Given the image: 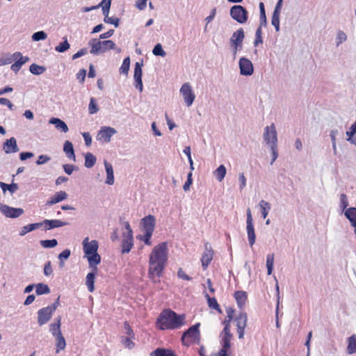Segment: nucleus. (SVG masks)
<instances>
[{
	"mask_svg": "<svg viewBox=\"0 0 356 356\" xmlns=\"http://www.w3.org/2000/svg\"><path fill=\"white\" fill-rule=\"evenodd\" d=\"M168 260L167 243L163 242L152 250L149 259V277L154 282H159Z\"/></svg>",
	"mask_w": 356,
	"mask_h": 356,
	"instance_id": "f257e3e1",
	"label": "nucleus"
},
{
	"mask_svg": "<svg viewBox=\"0 0 356 356\" xmlns=\"http://www.w3.org/2000/svg\"><path fill=\"white\" fill-rule=\"evenodd\" d=\"M185 315H178L170 309H165L157 319L161 330L177 329L184 324Z\"/></svg>",
	"mask_w": 356,
	"mask_h": 356,
	"instance_id": "f03ea898",
	"label": "nucleus"
},
{
	"mask_svg": "<svg viewBox=\"0 0 356 356\" xmlns=\"http://www.w3.org/2000/svg\"><path fill=\"white\" fill-rule=\"evenodd\" d=\"M91 47L90 53L94 55L102 54L107 50L116 49L118 53L121 52L120 49H117L116 45L112 40L100 41V39L93 38L88 42Z\"/></svg>",
	"mask_w": 356,
	"mask_h": 356,
	"instance_id": "7ed1b4c3",
	"label": "nucleus"
},
{
	"mask_svg": "<svg viewBox=\"0 0 356 356\" xmlns=\"http://www.w3.org/2000/svg\"><path fill=\"white\" fill-rule=\"evenodd\" d=\"M200 323H197L190 327L183 333L181 336V342L184 346H188L191 343L198 342L200 341Z\"/></svg>",
	"mask_w": 356,
	"mask_h": 356,
	"instance_id": "20e7f679",
	"label": "nucleus"
},
{
	"mask_svg": "<svg viewBox=\"0 0 356 356\" xmlns=\"http://www.w3.org/2000/svg\"><path fill=\"white\" fill-rule=\"evenodd\" d=\"M230 16L239 24H244L248 19L247 10L241 5L233 6L230 8Z\"/></svg>",
	"mask_w": 356,
	"mask_h": 356,
	"instance_id": "39448f33",
	"label": "nucleus"
},
{
	"mask_svg": "<svg viewBox=\"0 0 356 356\" xmlns=\"http://www.w3.org/2000/svg\"><path fill=\"white\" fill-rule=\"evenodd\" d=\"M264 141L271 147V145L277 144V135L275 126L272 123L270 126H267L264 129Z\"/></svg>",
	"mask_w": 356,
	"mask_h": 356,
	"instance_id": "423d86ee",
	"label": "nucleus"
},
{
	"mask_svg": "<svg viewBox=\"0 0 356 356\" xmlns=\"http://www.w3.org/2000/svg\"><path fill=\"white\" fill-rule=\"evenodd\" d=\"M247 226V234L250 245L252 247L255 243V233L254 228L253 225V220L252 217L251 211L250 209L247 210V220H246Z\"/></svg>",
	"mask_w": 356,
	"mask_h": 356,
	"instance_id": "0eeeda50",
	"label": "nucleus"
},
{
	"mask_svg": "<svg viewBox=\"0 0 356 356\" xmlns=\"http://www.w3.org/2000/svg\"><path fill=\"white\" fill-rule=\"evenodd\" d=\"M180 92L182 95L187 106H191L194 102L195 95L193 92L190 84L188 83H184L180 88Z\"/></svg>",
	"mask_w": 356,
	"mask_h": 356,
	"instance_id": "6e6552de",
	"label": "nucleus"
},
{
	"mask_svg": "<svg viewBox=\"0 0 356 356\" xmlns=\"http://www.w3.org/2000/svg\"><path fill=\"white\" fill-rule=\"evenodd\" d=\"M0 211L7 218H15L24 213L21 208H13L6 204L0 203Z\"/></svg>",
	"mask_w": 356,
	"mask_h": 356,
	"instance_id": "1a4fd4ad",
	"label": "nucleus"
},
{
	"mask_svg": "<svg viewBox=\"0 0 356 356\" xmlns=\"http://www.w3.org/2000/svg\"><path fill=\"white\" fill-rule=\"evenodd\" d=\"M117 131L111 127H102L98 131L97 140L104 143L111 141V137L116 134Z\"/></svg>",
	"mask_w": 356,
	"mask_h": 356,
	"instance_id": "9d476101",
	"label": "nucleus"
},
{
	"mask_svg": "<svg viewBox=\"0 0 356 356\" xmlns=\"http://www.w3.org/2000/svg\"><path fill=\"white\" fill-rule=\"evenodd\" d=\"M238 65L240 73L243 76H250L254 72V67L252 62L245 58H241L239 60Z\"/></svg>",
	"mask_w": 356,
	"mask_h": 356,
	"instance_id": "9b49d317",
	"label": "nucleus"
},
{
	"mask_svg": "<svg viewBox=\"0 0 356 356\" xmlns=\"http://www.w3.org/2000/svg\"><path fill=\"white\" fill-rule=\"evenodd\" d=\"M13 57L15 62L12 64L10 69L15 72H17L24 64L30 60L28 56H23L19 51L15 52Z\"/></svg>",
	"mask_w": 356,
	"mask_h": 356,
	"instance_id": "f8f14e48",
	"label": "nucleus"
},
{
	"mask_svg": "<svg viewBox=\"0 0 356 356\" xmlns=\"http://www.w3.org/2000/svg\"><path fill=\"white\" fill-rule=\"evenodd\" d=\"M247 314L245 312H241L236 318L237 332L239 339L243 338L244 330L247 325Z\"/></svg>",
	"mask_w": 356,
	"mask_h": 356,
	"instance_id": "ddd939ff",
	"label": "nucleus"
},
{
	"mask_svg": "<svg viewBox=\"0 0 356 356\" xmlns=\"http://www.w3.org/2000/svg\"><path fill=\"white\" fill-rule=\"evenodd\" d=\"M142 66H143V63H140L138 62L136 63L135 66H134V79L135 81V87L140 92H142L143 89V82H142V75H143Z\"/></svg>",
	"mask_w": 356,
	"mask_h": 356,
	"instance_id": "4468645a",
	"label": "nucleus"
},
{
	"mask_svg": "<svg viewBox=\"0 0 356 356\" xmlns=\"http://www.w3.org/2000/svg\"><path fill=\"white\" fill-rule=\"evenodd\" d=\"M54 312L47 307L38 311V323L39 325L46 324L52 317Z\"/></svg>",
	"mask_w": 356,
	"mask_h": 356,
	"instance_id": "2eb2a0df",
	"label": "nucleus"
},
{
	"mask_svg": "<svg viewBox=\"0 0 356 356\" xmlns=\"http://www.w3.org/2000/svg\"><path fill=\"white\" fill-rule=\"evenodd\" d=\"M156 218L152 215H148L141 220V225L145 232L153 233L155 227Z\"/></svg>",
	"mask_w": 356,
	"mask_h": 356,
	"instance_id": "dca6fc26",
	"label": "nucleus"
},
{
	"mask_svg": "<svg viewBox=\"0 0 356 356\" xmlns=\"http://www.w3.org/2000/svg\"><path fill=\"white\" fill-rule=\"evenodd\" d=\"M213 251L209 243L205 244V251L202 254L201 261L203 268L205 270L213 259Z\"/></svg>",
	"mask_w": 356,
	"mask_h": 356,
	"instance_id": "f3484780",
	"label": "nucleus"
},
{
	"mask_svg": "<svg viewBox=\"0 0 356 356\" xmlns=\"http://www.w3.org/2000/svg\"><path fill=\"white\" fill-rule=\"evenodd\" d=\"M3 149L6 154L15 153L19 151L17 140L14 137L6 140L3 144Z\"/></svg>",
	"mask_w": 356,
	"mask_h": 356,
	"instance_id": "a211bd4d",
	"label": "nucleus"
},
{
	"mask_svg": "<svg viewBox=\"0 0 356 356\" xmlns=\"http://www.w3.org/2000/svg\"><path fill=\"white\" fill-rule=\"evenodd\" d=\"M88 238H86L83 241V252L86 255L97 252L98 242L95 240L88 242Z\"/></svg>",
	"mask_w": 356,
	"mask_h": 356,
	"instance_id": "6ab92c4d",
	"label": "nucleus"
},
{
	"mask_svg": "<svg viewBox=\"0 0 356 356\" xmlns=\"http://www.w3.org/2000/svg\"><path fill=\"white\" fill-rule=\"evenodd\" d=\"M41 223H43L45 230H49V229H51L54 228L63 227L68 224L67 222H63L60 220H47V219L44 220L43 222H42Z\"/></svg>",
	"mask_w": 356,
	"mask_h": 356,
	"instance_id": "aec40b11",
	"label": "nucleus"
},
{
	"mask_svg": "<svg viewBox=\"0 0 356 356\" xmlns=\"http://www.w3.org/2000/svg\"><path fill=\"white\" fill-rule=\"evenodd\" d=\"M67 198V194L65 191H60L59 192L56 193L54 195L50 197V199L47 202L46 205L51 206L54 204L58 203L63 200H65Z\"/></svg>",
	"mask_w": 356,
	"mask_h": 356,
	"instance_id": "412c9836",
	"label": "nucleus"
},
{
	"mask_svg": "<svg viewBox=\"0 0 356 356\" xmlns=\"http://www.w3.org/2000/svg\"><path fill=\"white\" fill-rule=\"evenodd\" d=\"M345 216L348 219L351 225L355 227L354 234L356 235V208L350 207L344 211Z\"/></svg>",
	"mask_w": 356,
	"mask_h": 356,
	"instance_id": "4be33fe9",
	"label": "nucleus"
},
{
	"mask_svg": "<svg viewBox=\"0 0 356 356\" xmlns=\"http://www.w3.org/2000/svg\"><path fill=\"white\" fill-rule=\"evenodd\" d=\"M244 38V31L242 28H240L232 33L230 38V42L232 44L237 45L238 44L243 43Z\"/></svg>",
	"mask_w": 356,
	"mask_h": 356,
	"instance_id": "5701e85b",
	"label": "nucleus"
},
{
	"mask_svg": "<svg viewBox=\"0 0 356 356\" xmlns=\"http://www.w3.org/2000/svg\"><path fill=\"white\" fill-rule=\"evenodd\" d=\"M61 316H58L55 318V322L49 325V332L54 337L61 334Z\"/></svg>",
	"mask_w": 356,
	"mask_h": 356,
	"instance_id": "b1692460",
	"label": "nucleus"
},
{
	"mask_svg": "<svg viewBox=\"0 0 356 356\" xmlns=\"http://www.w3.org/2000/svg\"><path fill=\"white\" fill-rule=\"evenodd\" d=\"M49 123L55 125V127L58 130L61 131L62 132L66 133L69 130L68 127L66 124V123L59 118H51L49 120Z\"/></svg>",
	"mask_w": 356,
	"mask_h": 356,
	"instance_id": "393cba45",
	"label": "nucleus"
},
{
	"mask_svg": "<svg viewBox=\"0 0 356 356\" xmlns=\"http://www.w3.org/2000/svg\"><path fill=\"white\" fill-rule=\"evenodd\" d=\"M88 261L89 263V266L91 268H93L94 270H97V265L101 262V257L97 253H92L87 255Z\"/></svg>",
	"mask_w": 356,
	"mask_h": 356,
	"instance_id": "a878e982",
	"label": "nucleus"
},
{
	"mask_svg": "<svg viewBox=\"0 0 356 356\" xmlns=\"http://www.w3.org/2000/svg\"><path fill=\"white\" fill-rule=\"evenodd\" d=\"M104 166L106 172V184L108 185H113L114 184V175H113V169L112 165L104 161Z\"/></svg>",
	"mask_w": 356,
	"mask_h": 356,
	"instance_id": "bb28decb",
	"label": "nucleus"
},
{
	"mask_svg": "<svg viewBox=\"0 0 356 356\" xmlns=\"http://www.w3.org/2000/svg\"><path fill=\"white\" fill-rule=\"evenodd\" d=\"M63 151L66 154L67 158H69L70 159H71L74 161H76V156L74 154L73 145L70 141L66 140L65 142L64 145H63Z\"/></svg>",
	"mask_w": 356,
	"mask_h": 356,
	"instance_id": "cd10ccee",
	"label": "nucleus"
},
{
	"mask_svg": "<svg viewBox=\"0 0 356 356\" xmlns=\"http://www.w3.org/2000/svg\"><path fill=\"white\" fill-rule=\"evenodd\" d=\"M234 298L236 300L238 307L241 309L245 305L247 300V293L245 291H238L234 293Z\"/></svg>",
	"mask_w": 356,
	"mask_h": 356,
	"instance_id": "c85d7f7f",
	"label": "nucleus"
},
{
	"mask_svg": "<svg viewBox=\"0 0 356 356\" xmlns=\"http://www.w3.org/2000/svg\"><path fill=\"white\" fill-rule=\"evenodd\" d=\"M43 225V223L41 222H36V223H31L26 225L22 227V229L19 232V236H23L27 233L32 232L38 228H40L41 226Z\"/></svg>",
	"mask_w": 356,
	"mask_h": 356,
	"instance_id": "c756f323",
	"label": "nucleus"
},
{
	"mask_svg": "<svg viewBox=\"0 0 356 356\" xmlns=\"http://www.w3.org/2000/svg\"><path fill=\"white\" fill-rule=\"evenodd\" d=\"M346 351L349 355L356 353V334H353L348 338Z\"/></svg>",
	"mask_w": 356,
	"mask_h": 356,
	"instance_id": "7c9ffc66",
	"label": "nucleus"
},
{
	"mask_svg": "<svg viewBox=\"0 0 356 356\" xmlns=\"http://www.w3.org/2000/svg\"><path fill=\"white\" fill-rule=\"evenodd\" d=\"M56 339V353H58L60 350L65 348L66 341L63 334L54 337Z\"/></svg>",
	"mask_w": 356,
	"mask_h": 356,
	"instance_id": "2f4dec72",
	"label": "nucleus"
},
{
	"mask_svg": "<svg viewBox=\"0 0 356 356\" xmlns=\"http://www.w3.org/2000/svg\"><path fill=\"white\" fill-rule=\"evenodd\" d=\"M227 170L224 165H220L216 170L213 171V176L218 181H222L225 175H226Z\"/></svg>",
	"mask_w": 356,
	"mask_h": 356,
	"instance_id": "473e14b6",
	"label": "nucleus"
},
{
	"mask_svg": "<svg viewBox=\"0 0 356 356\" xmlns=\"http://www.w3.org/2000/svg\"><path fill=\"white\" fill-rule=\"evenodd\" d=\"M85 163L84 165L87 168L93 167L97 161L95 156L90 152H87L84 154Z\"/></svg>",
	"mask_w": 356,
	"mask_h": 356,
	"instance_id": "72a5a7b5",
	"label": "nucleus"
},
{
	"mask_svg": "<svg viewBox=\"0 0 356 356\" xmlns=\"http://www.w3.org/2000/svg\"><path fill=\"white\" fill-rule=\"evenodd\" d=\"M50 291V289L47 284L43 283H38L35 284V293L38 296L48 294Z\"/></svg>",
	"mask_w": 356,
	"mask_h": 356,
	"instance_id": "f704fd0d",
	"label": "nucleus"
},
{
	"mask_svg": "<svg viewBox=\"0 0 356 356\" xmlns=\"http://www.w3.org/2000/svg\"><path fill=\"white\" fill-rule=\"evenodd\" d=\"M134 245V239H122V253H129Z\"/></svg>",
	"mask_w": 356,
	"mask_h": 356,
	"instance_id": "c9c22d12",
	"label": "nucleus"
},
{
	"mask_svg": "<svg viewBox=\"0 0 356 356\" xmlns=\"http://www.w3.org/2000/svg\"><path fill=\"white\" fill-rule=\"evenodd\" d=\"M0 187L1 188L3 193L8 190L11 194L16 192L19 188L17 184L12 183L11 184H7L1 181H0Z\"/></svg>",
	"mask_w": 356,
	"mask_h": 356,
	"instance_id": "e433bc0d",
	"label": "nucleus"
},
{
	"mask_svg": "<svg viewBox=\"0 0 356 356\" xmlns=\"http://www.w3.org/2000/svg\"><path fill=\"white\" fill-rule=\"evenodd\" d=\"M95 278V273H89L86 276V284L88 286V291L92 292L94 291V283Z\"/></svg>",
	"mask_w": 356,
	"mask_h": 356,
	"instance_id": "4c0bfd02",
	"label": "nucleus"
},
{
	"mask_svg": "<svg viewBox=\"0 0 356 356\" xmlns=\"http://www.w3.org/2000/svg\"><path fill=\"white\" fill-rule=\"evenodd\" d=\"M259 207L261 209V216L264 218H266L268 214V211L270 209V204L269 202L265 200H261L259 202Z\"/></svg>",
	"mask_w": 356,
	"mask_h": 356,
	"instance_id": "58836bf2",
	"label": "nucleus"
},
{
	"mask_svg": "<svg viewBox=\"0 0 356 356\" xmlns=\"http://www.w3.org/2000/svg\"><path fill=\"white\" fill-rule=\"evenodd\" d=\"M46 67L44 66L38 65L35 63H33L29 67V71L35 75H40L44 72Z\"/></svg>",
	"mask_w": 356,
	"mask_h": 356,
	"instance_id": "ea45409f",
	"label": "nucleus"
},
{
	"mask_svg": "<svg viewBox=\"0 0 356 356\" xmlns=\"http://www.w3.org/2000/svg\"><path fill=\"white\" fill-rule=\"evenodd\" d=\"M123 225L125 228V231L122 232L123 239H134L133 231L129 222H124Z\"/></svg>",
	"mask_w": 356,
	"mask_h": 356,
	"instance_id": "a19ab883",
	"label": "nucleus"
},
{
	"mask_svg": "<svg viewBox=\"0 0 356 356\" xmlns=\"http://www.w3.org/2000/svg\"><path fill=\"white\" fill-rule=\"evenodd\" d=\"M152 354L154 356H177L173 351L169 349H162L157 348L156 349Z\"/></svg>",
	"mask_w": 356,
	"mask_h": 356,
	"instance_id": "79ce46f5",
	"label": "nucleus"
},
{
	"mask_svg": "<svg viewBox=\"0 0 356 356\" xmlns=\"http://www.w3.org/2000/svg\"><path fill=\"white\" fill-rule=\"evenodd\" d=\"M63 42H60L58 46L55 47V50L59 53H63L68 50L70 47V44L68 42L67 38H63Z\"/></svg>",
	"mask_w": 356,
	"mask_h": 356,
	"instance_id": "37998d69",
	"label": "nucleus"
},
{
	"mask_svg": "<svg viewBox=\"0 0 356 356\" xmlns=\"http://www.w3.org/2000/svg\"><path fill=\"white\" fill-rule=\"evenodd\" d=\"M259 10H260V26H266L267 20L265 13L264 4L263 2L259 3Z\"/></svg>",
	"mask_w": 356,
	"mask_h": 356,
	"instance_id": "c03bdc74",
	"label": "nucleus"
},
{
	"mask_svg": "<svg viewBox=\"0 0 356 356\" xmlns=\"http://www.w3.org/2000/svg\"><path fill=\"white\" fill-rule=\"evenodd\" d=\"M338 130L337 129H332L330 131V136L332 141V146L333 149L334 154L336 155L337 154V136L338 135Z\"/></svg>",
	"mask_w": 356,
	"mask_h": 356,
	"instance_id": "a18cd8bd",
	"label": "nucleus"
},
{
	"mask_svg": "<svg viewBox=\"0 0 356 356\" xmlns=\"http://www.w3.org/2000/svg\"><path fill=\"white\" fill-rule=\"evenodd\" d=\"M273 264H274V254H268L266 257V267H267L268 275H270L272 273V271L273 269Z\"/></svg>",
	"mask_w": 356,
	"mask_h": 356,
	"instance_id": "49530a36",
	"label": "nucleus"
},
{
	"mask_svg": "<svg viewBox=\"0 0 356 356\" xmlns=\"http://www.w3.org/2000/svg\"><path fill=\"white\" fill-rule=\"evenodd\" d=\"M129 66H130V58H129V57H127L124 59L123 63H122L121 67H120V70H119L120 73L127 74L129 70Z\"/></svg>",
	"mask_w": 356,
	"mask_h": 356,
	"instance_id": "de8ad7c7",
	"label": "nucleus"
},
{
	"mask_svg": "<svg viewBox=\"0 0 356 356\" xmlns=\"http://www.w3.org/2000/svg\"><path fill=\"white\" fill-rule=\"evenodd\" d=\"M207 298L209 307L213 309H216L218 312H221V309L220 308L219 305L217 302V300L215 298H211L208 294L206 295Z\"/></svg>",
	"mask_w": 356,
	"mask_h": 356,
	"instance_id": "09e8293b",
	"label": "nucleus"
},
{
	"mask_svg": "<svg viewBox=\"0 0 356 356\" xmlns=\"http://www.w3.org/2000/svg\"><path fill=\"white\" fill-rule=\"evenodd\" d=\"M47 34L43 31H37V32L34 33L31 36L32 40L35 41V42H38L40 40H44L45 39H47Z\"/></svg>",
	"mask_w": 356,
	"mask_h": 356,
	"instance_id": "8fccbe9b",
	"label": "nucleus"
},
{
	"mask_svg": "<svg viewBox=\"0 0 356 356\" xmlns=\"http://www.w3.org/2000/svg\"><path fill=\"white\" fill-rule=\"evenodd\" d=\"M40 243L44 248H52L58 245L57 240L54 238L51 240H42Z\"/></svg>",
	"mask_w": 356,
	"mask_h": 356,
	"instance_id": "3c124183",
	"label": "nucleus"
},
{
	"mask_svg": "<svg viewBox=\"0 0 356 356\" xmlns=\"http://www.w3.org/2000/svg\"><path fill=\"white\" fill-rule=\"evenodd\" d=\"M261 27L262 26H259L256 30L255 39L254 40V47H257V46H259V44L263 43V38L261 36V35H262Z\"/></svg>",
	"mask_w": 356,
	"mask_h": 356,
	"instance_id": "603ef678",
	"label": "nucleus"
},
{
	"mask_svg": "<svg viewBox=\"0 0 356 356\" xmlns=\"http://www.w3.org/2000/svg\"><path fill=\"white\" fill-rule=\"evenodd\" d=\"M99 111V107L96 103V100L94 97H91L90 99V104L88 106V111L90 114H95Z\"/></svg>",
	"mask_w": 356,
	"mask_h": 356,
	"instance_id": "864d4df0",
	"label": "nucleus"
},
{
	"mask_svg": "<svg viewBox=\"0 0 356 356\" xmlns=\"http://www.w3.org/2000/svg\"><path fill=\"white\" fill-rule=\"evenodd\" d=\"M13 56H14V54H2V55H1V61L0 63H1L2 65L10 64L14 61Z\"/></svg>",
	"mask_w": 356,
	"mask_h": 356,
	"instance_id": "5fc2aeb1",
	"label": "nucleus"
},
{
	"mask_svg": "<svg viewBox=\"0 0 356 356\" xmlns=\"http://www.w3.org/2000/svg\"><path fill=\"white\" fill-rule=\"evenodd\" d=\"M347 40V35L343 31L339 30L337 32V38H336V45L337 47H339L341 44Z\"/></svg>",
	"mask_w": 356,
	"mask_h": 356,
	"instance_id": "6e6d98bb",
	"label": "nucleus"
},
{
	"mask_svg": "<svg viewBox=\"0 0 356 356\" xmlns=\"http://www.w3.org/2000/svg\"><path fill=\"white\" fill-rule=\"evenodd\" d=\"M152 53L155 56H160L162 57H164L166 55L165 51L163 49L161 44L159 43L154 46Z\"/></svg>",
	"mask_w": 356,
	"mask_h": 356,
	"instance_id": "4d7b16f0",
	"label": "nucleus"
},
{
	"mask_svg": "<svg viewBox=\"0 0 356 356\" xmlns=\"http://www.w3.org/2000/svg\"><path fill=\"white\" fill-rule=\"evenodd\" d=\"M355 134H356V131H355L351 127H350L349 131H346V136H348L347 140L353 145H356V138L353 137Z\"/></svg>",
	"mask_w": 356,
	"mask_h": 356,
	"instance_id": "13d9d810",
	"label": "nucleus"
},
{
	"mask_svg": "<svg viewBox=\"0 0 356 356\" xmlns=\"http://www.w3.org/2000/svg\"><path fill=\"white\" fill-rule=\"evenodd\" d=\"M232 338V336H227V335H222V339H221V345L225 348H230L231 347V339Z\"/></svg>",
	"mask_w": 356,
	"mask_h": 356,
	"instance_id": "bf43d9fd",
	"label": "nucleus"
},
{
	"mask_svg": "<svg viewBox=\"0 0 356 356\" xmlns=\"http://www.w3.org/2000/svg\"><path fill=\"white\" fill-rule=\"evenodd\" d=\"M271 24L275 27V31L278 32L280 31V15H273Z\"/></svg>",
	"mask_w": 356,
	"mask_h": 356,
	"instance_id": "052dcab7",
	"label": "nucleus"
},
{
	"mask_svg": "<svg viewBox=\"0 0 356 356\" xmlns=\"http://www.w3.org/2000/svg\"><path fill=\"white\" fill-rule=\"evenodd\" d=\"M270 150L272 153V159L270 161V164L273 165L278 157L277 144L271 145Z\"/></svg>",
	"mask_w": 356,
	"mask_h": 356,
	"instance_id": "680f3d73",
	"label": "nucleus"
},
{
	"mask_svg": "<svg viewBox=\"0 0 356 356\" xmlns=\"http://www.w3.org/2000/svg\"><path fill=\"white\" fill-rule=\"evenodd\" d=\"M120 19L118 17H104V22L107 24H111L115 26V27H118L119 26Z\"/></svg>",
	"mask_w": 356,
	"mask_h": 356,
	"instance_id": "e2e57ef3",
	"label": "nucleus"
},
{
	"mask_svg": "<svg viewBox=\"0 0 356 356\" xmlns=\"http://www.w3.org/2000/svg\"><path fill=\"white\" fill-rule=\"evenodd\" d=\"M193 183V179H192V172H190L187 175V180L185 182V184L183 186V189L184 191H187L189 190L190 186H191Z\"/></svg>",
	"mask_w": 356,
	"mask_h": 356,
	"instance_id": "0e129e2a",
	"label": "nucleus"
},
{
	"mask_svg": "<svg viewBox=\"0 0 356 356\" xmlns=\"http://www.w3.org/2000/svg\"><path fill=\"white\" fill-rule=\"evenodd\" d=\"M177 277L179 278V279H181V280H187V281H190L192 280V278L188 276L185 272L184 270L180 268H179L178 270V272H177Z\"/></svg>",
	"mask_w": 356,
	"mask_h": 356,
	"instance_id": "69168bd1",
	"label": "nucleus"
},
{
	"mask_svg": "<svg viewBox=\"0 0 356 356\" xmlns=\"http://www.w3.org/2000/svg\"><path fill=\"white\" fill-rule=\"evenodd\" d=\"M53 273L51 263L50 261L46 262L44 267V274L46 276H49Z\"/></svg>",
	"mask_w": 356,
	"mask_h": 356,
	"instance_id": "338daca9",
	"label": "nucleus"
},
{
	"mask_svg": "<svg viewBox=\"0 0 356 356\" xmlns=\"http://www.w3.org/2000/svg\"><path fill=\"white\" fill-rule=\"evenodd\" d=\"M70 250L65 249L58 254V258L59 260H65L70 257Z\"/></svg>",
	"mask_w": 356,
	"mask_h": 356,
	"instance_id": "774afa93",
	"label": "nucleus"
}]
</instances>
